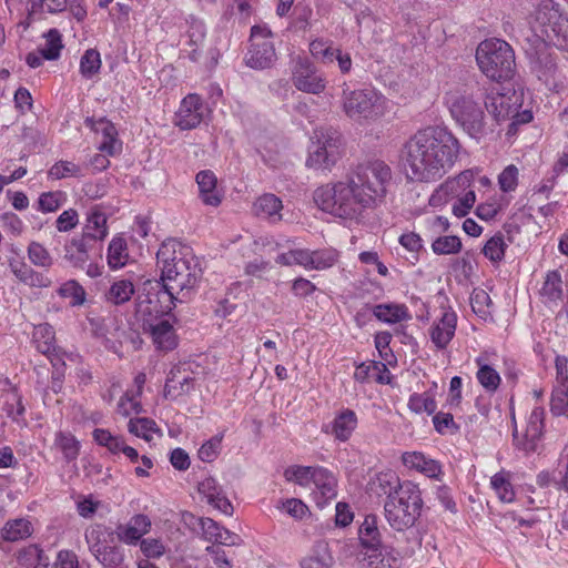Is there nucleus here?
Listing matches in <instances>:
<instances>
[{"label": "nucleus", "mask_w": 568, "mask_h": 568, "mask_svg": "<svg viewBox=\"0 0 568 568\" xmlns=\"http://www.w3.org/2000/svg\"><path fill=\"white\" fill-rule=\"evenodd\" d=\"M422 507L423 498L418 486L412 481H404V488L385 500L384 515L394 530L405 531L415 525Z\"/></svg>", "instance_id": "nucleus-6"}, {"label": "nucleus", "mask_w": 568, "mask_h": 568, "mask_svg": "<svg viewBox=\"0 0 568 568\" xmlns=\"http://www.w3.org/2000/svg\"><path fill=\"white\" fill-rule=\"evenodd\" d=\"M506 243L503 235H495L487 241L483 248L484 255L493 262H499L504 258Z\"/></svg>", "instance_id": "nucleus-57"}, {"label": "nucleus", "mask_w": 568, "mask_h": 568, "mask_svg": "<svg viewBox=\"0 0 568 568\" xmlns=\"http://www.w3.org/2000/svg\"><path fill=\"white\" fill-rule=\"evenodd\" d=\"M128 428L131 434L143 438L145 442H151L154 434L161 435L155 422L146 417L130 419Z\"/></svg>", "instance_id": "nucleus-39"}, {"label": "nucleus", "mask_w": 568, "mask_h": 568, "mask_svg": "<svg viewBox=\"0 0 568 568\" xmlns=\"http://www.w3.org/2000/svg\"><path fill=\"white\" fill-rule=\"evenodd\" d=\"M470 305L476 315L483 320L491 317L493 301L489 294L483 288H474L470 294Z\"/></svg>", "instance_id": "nucleus-42"}, {"label": "nucleus", "mask_w": 568, "mask_h": 568, "mask_svg": "<svg viewBox=\"0 0 568 568\" xmlns=\"http://www.w3.org/2000/svg\"><path fill=\"white\" fill-rule=\"evenodd\" d=\"M373 313L379 321L388 324L410 318L407 307L399 304H378L374 307Z\"/></svg>", "instance_id": "nucleus-37"}, {"label": "nucleus", "mask_w": 568, "mask_h": 568, "mask_svg": "<svg viewBox=\"0 0 568 568\" xmlns=\"http://www.w3.org/2000/svg\"><path fill=\"white\" fill-rule=\"evenodd\" d=\"M368 486L372 494L390 499L392 496L397 495L404 488V483H400L399 477L394 471H382L371 479Z\"/></svg>", "instance_id": "nucleus-24"}, {"label": "nucleus", "mask_w": 568, "mask_h": 568, "mask_svg": "<svg viewBox=\"0 0 568 568\" xmlns=\"http://www.w3.org/2000/svg\"><path fill=\"white\" fill-rule=\"evenodd\" d=\"M476 202V194L474 191L466 192L463 196L458 197L453 204L452 211L457 217H464L468 214L469 210Z\"/></svg>", "instance_id": "nucleus-62"}, {"label": "nucleus", "mask_w": 568, "mask_h": 568, "mask_svg": "<svg viewBox=\"0 0 568 568\" xmlns=\"http://www.w3.org/2000/svg\"><path fill=\"white\" fill-rule=\"evenodd\" d=\"M197 491L206 499L207 504L221 513L231 516L233 506L226 497L223 488L213 477H206L199 483Z\"/></svg>", "instance_id": "nucleus-18"}, {"label": "nucleus", "mask_w": 568, "mask_h": 568, "mask_svg": "<svg viewBox=\"0 0 568 568\" xmlns=\"http://www.w3.org/2000/svg\"><path fill=\"white\" fill-rule=\"evenodd\" d=\"M457 316L446 311L430 327V339L438 349L445 348L455 335Z\"/></svg>", "instance_id": "nucleus-21"}, {"label": "nucleus", "mask_w": 568, "mask_h": 568, "mask_svg": "<svg viewBox=\"0 0 568 568\" xmlns=\"http://www.w3.org/2000/svg\"><path fill=\"white\" fill-rule=\"evenodd\" d=\"M192 378L185 373L182 366H174L166 378L164 386V396L166 398L175 399L191 389Z\"/></svg>", "instance_id": "nucleus-27"}, {"label": "nucleus", "mask_w": 568, "mask_h": 568, "mask_svg": "<svg viewBox=\"0 0 568 568\" xmlns=\"http://www.w3.org/2000/svg\"><path fill=\"white\" fill-rule=\"evenodd\" d=\"M202 530V537L204 540L220 544L224 546H237L241 542L239 535L230 531L225 527L221 526L215 520L209 517H201L196 519Z\"/></svg>", "instance_id": "nucleus-17"}, {"label": "nucleus", "mask_w": 568, "mask_h": 568, "mask_svg": "<svg viewBox=\"0 0 568 568\" xmlns=\"http://www.w3.org/2000/svg\"><path fill=\"white\" fill-rule=\"evenodd\" d=\"M545 409L535 407L528 418L527 426L523 433L514 429V444L526 454L537 450L544 430Z\"/></svg>", "instance_id": "nucleus-14"}, {"label": "nucleus", "mask_w": 568, "mask_h": 568, "mask_svg": "<svg viewBox=\"0 0 568 568\" xmlns=\"http://www.w3.org/2000/svg\"><path fill=\"white\" fill-rule=\"evenodd\" d=\"M189 43L194 47L192 50V59L195 60V53L205 39V26L201 21H193L187 30Z\"/></svg>", "instance_id": "nucleus-61"}, {"label": "nucleus", "mask_w": 568, "mask_h": 568, "mask_svg": "<svg viewBox=\"0 0 568 568\" xmlns=\"http://www.w3.org/2000/svg\"><path fill=\"white\" fill-rule=\"evenodd\" d=\"M484 105L488 113L500 122L514 116L515 109L510 103V98L500 93L496 88H485Z\"/></svg>", "instance_id": "nucleus-20"}, {"label": "nucleus", "mask_w": 568, "mask_h": 568, "mask_svg": "<svg viewBox=\"0 0 568 568\" xmlns=\"http://www.w3.org/2000/svg\"><path fill=\"white\" fill-rule=\"evenodd\" d=\"M134 292L133 283L130 280L121 278L111 284L104 297L112 305H122L131 300Z\"/></svg>", "instance_id": "nucleus-34"}, {"label": "nucleus", "mask_w": 568, "mask_h": 568, "mask_svg": "<svg viewBox=\"0 0 568 568\" xmlns=\"http://www.w3.org/2000/svg\"><path fill=\"white\" fill-rule=\"evenodd\" d=\"M65 201V194L62 191L44 192L39 196L38 210L43 213L55 212Z\"/></svg>", "instance_id": "nucleus-56"}, {"label": "nucleus", "mask_w": 568, "mask_h": 568, "mask_svg": "<svg viewBox=\"0 0 568 568\" xmlns=\"http://www.w3.org/2000/svg\"><path fill=\"white\" fill-rule=\"evenodd\" d=\"M58 293L61 297L70 298V304L72 306H80L85 302V291L74 280H70L62 284Z\"/></svg>", "instance_id": "nucleus-52"}, {"label": "nucleus", "mask_w": 568, "mask_h": 568, "mask_svg": "<svg viewBox=\"0 0 568 568\" xmlns=\"http://www.w3.org/2000/svg\"><path fill=\"white\" fill-rule=\"evenodd\" d=\"M320 467L293 466L285 470L284 476L288 481H294L301 486H307L315 478V473Z\"/></svg>", "instance_id": "nucleus-49"}, {"label": "nucleus", "mask_w": 568, "mask_h": 568, "mask_svg": "<svg viewBox=\"0 0 568 568\" xmlns=\"http://www.w3.org/2000/svg\"><path fill=\"white\" fill-rule=\"evenodd\" d=\"M534 32V42L527 52L538 69L539 78L552 74L556 63L548 44L568 51V18L564 17L552 0H540L529 21Z\"/></svg>", "instance_id": "nucleus-4"}, {"label": "nucleus", "mask_w": 568, "mask_h": 568, "mask_svg": "<svg viewBox=\"0 0 568 568\" xmlns=\"http://www.w3.org/2000/svg\"><path fill=\"white\" fill-rule=\"evenodd\" d=\"M54 443L67 460H73L78 457L79 442L71 434L58 433Z\"/></svg>", "instance_id": "nucleus-55"}, {"label": "nucleus", "mask_w": 568, "mask_h": 568, "mask_svg": "<svg viewBox=\"0 0 568 568\" xmlns=\"http://www.w3.org/2000/svg\"><path fill=\"white\" fill-rule=\"evenodd\" d=\"M93 129L102 134V141L99 149L108 155H114L121 150V142L118 139V130L112 122L106 119H100L95 122Z\"/></svg>", "instance_id": "nucleus-28"}, {"label": "nucleus", "mask_w": 568, "mask_h": 568, "mask_svg": "<svg viewBox=\"0 0 568 568\" xmlns=\"http://www.w3.org/2000/svg\"><path fill=\"white\" fill-rule=\"evenodd\" d=\"M478 366L476 377L478 383L489 393H495L501 382L499 373L486 363L484 356H478L475 359Z\"/></svg>", "instance_id": "nucleus-33"}, {"label": "nucleus", "mask_w": 568, "mask_h": 568, "mask_svg": "<svg viewBox=\"0 0 568 568\" xmlns=\"http://www.w3.org/2000/svg\"><path fill=\"white\" fill-rule=\"evenodd\" d=\"M106 235V215L102 211L93 209L87 216L81 236L95 245H101Z\"/></svg>", "instance_id": "nucleus-25"}, {"label": "nucleus", "mask_w": 568, "mask_h": 568, "mask_svg": "<svg viewBox=\"0 0 568 568\" xmlns=\"http://www.w3.org/2000/svg\"><path fill=\"white\" fill-rule=\"evenodd\" d=\"M282 201L274 194L266 193L260 196L253 204L254 213L258 216L273 220L281 219Z\"/></svg>", "instance_id": "nucleus-35"}, {"label": "nucleus", "mask_w": 568, "mask_h": 568, "mask_svg": "<svg viewBox=\"0 0 568 568\" xmlns=\"http://www.w3.org/2000/svg\"><path fill=\"white\" fill-rule=\"evenodd\" d=\"M200 199L205 205L219 206L223 194L217 190V179L211 170H203L196 174Z\"/></svg>", "instance_id": "nucleus-23"}, {"label": "nucleus", "mask_w": 568, "mask_h": 568, "mask_svg": "<svg viewBox=\"0 0 568 568\" xmlns=\"http://www.w3.org/2000/svg\"><path fill=\"white\" fill-rule=\"evenodd\" d=\"M341 134L332 128L314 130L306 165L317 170H331L341 156Z\"/></svg>", "instance_id": "nucleus-9"}, {"label": "nucleus", "mask_w": 568, "mask_h": 568, "mask_svg": "<svg viewBox=\"0 0 568 568\" xmlns=\"http://www.w3.org/2000/svg\"><path fill=\"white\" fill-rule=\"evenodd\" d=\"M389 101L373 89L348 90L343 92V110L355 121L376 120L388 110Z\"/></svg>", "instance_id": "nucleus-8"}, {"label": "nucleus", "mask_w": 568, "mask_h": 568, "mask_svg": "<svg viewBox=\"0 0 568 568\" xmlns=\"http://www.w3.org/2000/svg\"><path fill=\"white\" fill-rule=\"evenodd\" d=\"M490 485L503 503H511L515 499V491L509 480V474L499 471L491 477Z\"/></svg>", "instance_id": "nucleus-45"}, {"label": "nucleus", "mask_w": 568, "mask_h": 568, "mask_svg": "<svg viewBox=\"0 0 568 568\" xmlns=\"http://www.w3.org/2000/svg\"><path fill=\"white\" fill-rule=\"evenodd\" d=\"M274 34L266 24H256L251 29L250 49L246 54V63L251 68H270L276 60L273 41Z\"/></svg>", "instance_id": "nucleus-11"}, {"label": "nucleus", "mask_w": 568, "mask_h": 568, "mask_svg": "<svg viewBox=\"0 0 568 568\" xmlns=\"http://www.w3.org/2000/svg\"><path fill=\"white\" fill-rule=\"evenodd\" d=\"M151 519L143 514L134 515L126 524L116 527L118 538L128 544L135 545L151 529Z\"/></svg>", "instance_id": "nucleus-19"}, {"label": "nucleus", "mask_w": 568, "mask_h": 568, "mask_svg": "<svg viewBox=\"0 0 568 568\" xmlns=\"http://www.w3.org/2000/svg\"><path fill=\"white\" fill-rule=\"evenodd\" d=\"M402 460L406 467L415 469L430 478L438 479L443 474L442 467L436 460L426 457L419 452L404 453Z\"/></svg>", "instance_id": "nucleus-26"}, {"label": "nucleus", "mask_w": 568, "mask_h": 568, "mask_svg": "<svg viewBox=\"0 0 568 568\" xmlns=\"http://www.w3.org/2000/svg\"><path fill=\"white\" fill-rule=\"evenodd\" d=\"M311 54L321 60L323 63H332L335 61L336 49L333 48L332 41L315 39L310 43Z\"/></svg>", "instance_id": "nucleus-51"}, {"label": "nucleus", "mask_w": 568, "mask_h": 568, "mask_svg": "<svg viewBox=\"0 0 568 568\" xmlns=\"http://www.w3.org/2000/svg\"><path fill=\"white\" fill-rule=\"evenodd\" d=\"M358 537L363 547L377 551L381 547V534L377 527V517L368 515L365 517L358 530Z\"/></svg>", "instance_id": "nucleus-31"}, {"label": "nucleus", "mask_w": 568, "mask_h": 568, "mask_svg": "<svg viewBox=\"0 0 568 568\" xmlns=\"http://www.w3.org/2000/svg\"><path fill=\"white\" fill-rule=\"evenodd\" d=\"M292 81L297 90L311 94H320L326 88V79L306 58L296 59Z\"/></svg>", "instance_id": "nucleus-13"}, {"label": "nucleus", "mask_w": 568, "mask_h": 568, "mask_svg": "<svg viewBox=\"0 0 568 568\" xmlns=\"http://www.w3.org/2000/svg\"><path fill=\"white\" fill-rule=\"evenodd\" d=\"M476 61L480 71L494 81L509 80L515 73L514 50L500 39L480 42L476 50Z\"/></svg>", "instance_id": "nucleus-7"}, {"label": "nucleus", "mask_w": 568, "mask_h": 568, "mask_svg": "<svg viewBox=\"0 0 568 568\" xmlns=\"http://www.w3.org/2000/svg\"><path fill=\"white\" fill-rule=\"evenodd\" d=\"M33 342L37 349L49 357L57 351L54 346V331L48 323L34 327Z\"/></svg>", "instance_id": "nucleus-36"}, {"label": "nucleus", "mask_w": 568, "mask_h": 568, "mask_svg": "<svg viewBox=\"0 0 568 568\" xmlns=\"http://www.w3.org/2000/svg\"><path fill=\"white\" fill-rule=\"evenodd\" d=\"M48 175L52 180H62L84 176V172L83 168L74 162L59 161L50 168Z\"/></svg>", "instance_id": "nucleus-46"}, {"label": "nucleus", "mask_w": 568, "mask_h": 568, "mask_svg": "<svg viewBox=\"0 0 568 568\" xmlns=\"http://www.w3.org/2000/svg\"><path fill=\"white\" fill-rule=\"evenodd\" d=\"M518 168L514 164L507 165L498 175V184L503 192L508 193L516 190L518 185Z\"/></svg>", "instance_id": "nucleus-58"}, {"label": "nucleus", "mask_w": 568, "mask_h": 568, "mask_svg": "<svg viewBox=\"0 0 568 568\" xmlns=\"http://www.w3.org/2000/svg\"><path fill=\"white\" fill-rule=\"evenodd\" d=\"M390 176L386 163L371 161L357 165L345 180L317 187L313 197L322 211L339 219L355 220L383 202Z\"/></svg>", "instance_id": "nucleus-1"}, {"label": "nucleus", "mask_w": 568, "mask_h": 568, "mask_svg": "<svg viewBox=\"0 0 568 568\" xmlns=\"http://www.w3.org/2000/svg\"><path fill=\"white\" fill-rule=\"evenodd\" d=\"M338 261V252L334 248H322L311 251L308 270H326L334 266Z\"/></svg>", "instance_id": "nucleus-44"}, {"label": "nucleus", "mask_w": 568, "mask_h": 568, "mask_svg": "<svg viewBox=\"0 0 568 568\" xmlns=\"http://www.w3.org/2000/svg\"><path fill=\"white\" fill-rule=\"evenodd\" d=\"M222 435H217L205 442L199 449V458L203 462H213L221 449Z\"/></svg>", "instance_id": "nucleus-60"}, {"label": "nucleus", "mask_w": 568, "mask_h": 568, "mask_svg": "<svg viewBox=\"0 0 568 568\" xmlns=\"http://www.w3.org/2000/svg\"><path fill=\"white\" fill-rule=\"evenodd\" d=\"M462 246L459 237L454 235L437 236L432 243V250L437 255L457 254Z\"/></svg>", "instance_id": "nucleus-50"}, {"label": "nucleus", "mask_w": 568, "mask_h": 568, "mask_svg": "<svg viewBox=\"0 0 568 568\" xmlns=\"http://www.w3.org/2000/svg\"><path fill=\"white\" fill-rule=\"evenodd\" d=\"M126 243L122 237H113L108 248V264L111 268H120L128 261Z\"/></svg>", "instance_id": "nucleus-43"}, {"label": "nucleus", "mask_w": 568, "mask_h": 568, "mask_svg": "<svg viewBox=\"0 0 568 568\" xmlns=\"http://www.w3.org/2000/svg\"><path fill=\"white\" fill-rule=\"evenodd\" d=\"M540 295L549 302H557L562 297V280L558 271H549L540 288Z\"/></svg>", "instance_id": "nucleus-38"}, {"label": "nucleus", "mask_w": 568, "mask_h": 568, "mask_svg": "<svg viewBox=\"0 0 568 568\" xmlns=\"http://www.w3.org/2000/svg\"><path fill=\"white\" fill-rule=\"evenodd\" d=\"M101 68L100 53L94 49H89L84 52L80 60L81 74L90 79L99 72Z\"/></svg>", "instance_id": "nucleus-54"}, {"label": "nucleus", "mask_w": 568, "mask_h": 568, "mask_svg": "<svg viewBox=\"0 0 568 568\" xmlns=\"http://www.w3.org/2000/svg\"><path fill=\"white\" fill-rule=\"evenodd\" d=\"M550 412L554 416H562L568 412V384H557L550 396Z\"/></svg>", "instance_id": "nucleus-47"}, {"label": "nucleus", "mask_w": 568, "mask_h": 568, "mask_svg": "<svg viewBox=\"0 0 568 568\" xmlns=\"http://www.w3.org/2000/svg\"><path fill=\"white\" fill-rule=\"evenodd\" d=\"M161 268V296L168 298L171 310L175 303H185L195 293L202 278V268L192 250L175 240L164 241L156 253Z\"/></svg>", "instance_id": "nucleus-3"}, {"label": "nucleus", "mask_w": 568, "mask_h": 568, "mask_svg": "<svg viewBox=\"0 0 568 568\" xmlns=\"http://www.w3.org/2000/svg\"><path fill=\"white\" fill-rule=\"evenodd\" d=\"M206 108L197 94L186 95L175 113L174 124L181 130H192L196 128L204 118Z\"/></svg>", "instance_id": "nucleus-16"}, {"label": "nucleus", "mask_w": 568, "mask_h": 568, "mask_svg": "<svg viewBox=\"0 0 568 568\" xmlns=\"http://www.w3.org/2000/svg\"><path fill=\"white\" fill-rule=\"evenodd\" d=\"M102 246L82 236L71 239L64 245V258L77 268L84 270L88 262L101 256Z\"/></svg>", "instance_id": "nucleus-15"}, {"label": "nucleus", "mask_w": 568, "mask_h": 568, "mask_svg": "<svg viewBox=\"0 0 568 568\" xmlns=\"http://www.w3.org/2000/svg\"><path fill=\"white\" fill-rule=\"evenodd\" d=\"M141 551L148 558H160L165 552V547L161 539L146 538L140 542Z\"/></svg>", "instance_id": "nucleus-63"}, {"label": "nucleus", "mask_w": 568, "mask_h": 568, "mask_svg": "<svg viewBox=\"0 0 568 568\" xmlns=\"http://www.w3.org/2000/svg\"><path fill=\"white\" fill-rule=\"evenodd\" d=\"M45 44L42 50V55L45 60H55L60 57V51L63 48L61 33L57 29H50L45 34Z\"/></svg>", "instance_id": "nucleus-53"}, {"label": "nucleus", "mask_w": 568, "mask_h": 568, "mask_svg": "<svg viewBox=\"0 0 568 568\" xmlns=\"http://www.w3.org/2000/svg\"><path fill=\"white\" fill-rule=\"evenodd\" d=\"M433 424L436 432H438L442 435L455 434L459 430V427L455 423L454 417L450 413L435 412L433 416Z\"/></svg>", "instance_id": "nucleus-59"}, {"label": "nucleus", "mask_w": 568, "mask_h": 568, "mask_svg": "<svg viewBox=\"0 0 568 568\" xmlns=\"http://www.w3.org/2000/svg\"><path fill=\"white\" fill-rule=\"evenodd\" d=\"M30 262L39 267L50 268L53 265V257L49 251L39 242L32 241L28 246Z\"/></svg>", "instance_id": "nucleus-48"}, {"label": "nucleus", "mask_w": 568, "mask_h": 568, "mask_svg": "<svg viewBox=\"0 0 568 568\" xmlns=\"http://www.w3.org/2000/svg\"><path fill=\"white\" fill-rule=\"evenodd\" d=\"M357 427V416L352 409H343L332 422V435L341 440L346 442Z\"/></svg>", "instance_id": "nucleus-29"}, {"label": "nucleus", "mask_w": 568, "mask_h": 568, "mask_svg": "<svg viewBox=\"0 0 568 568\" xmlns=\"http://www.w3.org/2000/svg\"><path fill=\"white\" fill-rule=\"evenodd\" d=\"M33 532L32 524L24 518L8 520L1 529V537L9 542H16L30 537Z\"/></svg>", "instance_id": "nucleus-32"}, {"label": "nucleus", "mask_w": 568, "mask_h": 568, "mask_svg": "<svg viewBox=\"0 0 568 568\" xmlns=\"http://www.w3.org/2000/svg\"><path fill=\"white\" fill-rule=\"evenodd\" d=\"M407 405L415 414L426 413L427 415H433L437 409L436 400L428 392L412 394Z\"/></svg>", "instance_id": "nucleus-41"}, {"label": "nucleus", "mask_w": 568, "mask_h": 568, "mask_svg": "<svg viewBox=\"0 0 568 568\" xmlns=\"http://www.w3.org/2000/svg\"><path fill=\"white\" fill-rule=\"evenodd\" d=\"M135 312L136 315L144 321L143 329L151 334L156 348L161 351H171L176 346L178 342L175 332L168 320H160L155 323L146 320V316H153L154 314L164 312V310L160 311L156 305H153L149 295H138Z\"/></svg>", "instance_id": "nucleus-10"}, {"label": "nucleus", "mask_w": 568, "mask_h": 568, "mask_svg": "<svg viewBox=\"0 0 568 568\" xmlns=\"http://www.w3.org/2000/svg\"><path fill=\"white\" fill-rule=\"evenodd\" d=\"M484 87L476 84L446 94V104L452 118L470 138L479 141L486 135Z\"/></svg>", "instance_id": "nucleus-5"}, {"label": "nucleus", "mask_w": 568, "mask_h": 568, "mask_svg": "<svg viewBox=\"0 0 568 568\" xmlns=\"http://www.w3.org/2000/svg\"><path fill=\"white\" fill-rule=\"evenodd\" d=\"M315 485L313 498L317 507L323 508L336 496V479L331 471L320 467L312 481Z\"/></svg>", "instance_id": "nucleus-22"}, {"label": "nucleus", "mask_w": 568, "mask_h": 568, "mask_svg": "<svg viewBox=\"0 0 568 568\" xmlns=\"http://www.w3.org/2000/svg\"><path fill=\"white\" fill-rule=\"evenodd\" d=\"M459 150V141L446 129L428 126L419 130L402 149L406 176L415 182H435L453 168Z\"/></svg>", "instance_id": "nucleus-2"}, {"label": "nucleus", "mask_w": 568, "mask_h": 568, "mask_svg": "<svg viewBox=\"0 0 568 568\" xmlns=\"http://www.w3.org/2000/svg\"><path fill=\"white\" fill-rule=\"evenodd\" d=\"M109 535L106 528L97 525L87 531L85 540L90 551L101 565L116 568L123 562L124 557L121 548L106 542V536Z\"/></svg>", "instance_id": "nucleus-12"}, {"label": "nucleus", "mask_w": 568, "mask_h": 568, "mask_svg": "<svg viewBox=\"0 0 568 568\" xmlns=\"http://www.w3.org/2000/svg\"><path fill=\"white\" fill-rule=\"evenodd\" d=\"M334 559L327 545H317L313 552L301 562L302 568H331Z\"/></svg>", "instance_id": "nucleus-40"}, {"label": "nucleus", "mask_w": 568, "mask_h": 568, "mask_svg": "<svg viewBox=\"0 0 568 568\" xmlns=\"http://www.w3.org/2000/svg\"><path fill=\"white\" fill-rule=\"evenodd\" d=\"M79 214L74 209L63 211L57 219L55 225L59 232H69L77 226Z\"/></svg>", "instance_id": "nucleus-64"}, {"label": "nucleus", "mask_w": 568, "mask_h": 568, "mask_svg": "<svg viewBox=\"0 0 568 568\" xmlns=\"http://www.w3.org/2000/svg\"><path fill=\"white\" fill-rule=\"evenodd\" d=\"M17 561L21 568H49L50 558L38 545H29L19 550Z\"/></svg>", "instance_id": "nucleus-30"}]
</instances>
